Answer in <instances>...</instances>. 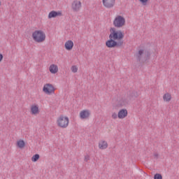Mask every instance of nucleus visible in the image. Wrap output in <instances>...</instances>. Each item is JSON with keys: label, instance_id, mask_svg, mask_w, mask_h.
Masks as SVG:
<instances>
[{"label": "nucleus", "instance_id": "nucleus-27", "mask_svg": "<svg viewBox=\"0 0 179 179\" xmlns=\"http://www.w3.org/2000/svg\"><path fill=\"white\" fill-rule=\"evenodd\" d=\"M84 160L85 162H89V160H90V157L89 155H85Z\"/></svg>", "mask_w": 179, "mask_h": 179}, {"label": "nucleus", "instance_id": "nucleus-12", "mask_svg": "<svg viewBox=\"0 0 179 179\" xmlns=\"http://www.w3.org/2000/svg\"><path fill=\"white\" fill-rule=\"evenodd\" d=\"M89 117H90V111L89 110H83L80 113L81 120H87Z\"/></svg>", "mask_w": 179, "mask_h": 179}, {"label": "nucleus", "instance_id": "nucleus-7", "mask_svg": "<svg viewBox=\"0 0 179 179\" xmlns=\"http://www.w3.org/2000/svg\"><path fill=\"white\" fill-rule=\"evenodd\" d=\"M138 96H139V94H138V92L129 91L127 92V96L126 99L128 100V101H132L135 100V99H136Z\"/></svg>", "mask_w": 179, "mask_h": 179}, {"label": "nucleus", "instance_id": "nucleus-30", "mask_svg": "<svg viewBox=\"0 0 179 179\" xmlns=\"http://www.w3.org/2000/svg\"><path fill=\"white\" fill-rule=\"evenodd\" d=\"M0 6H1V1H0Z\"/></svg>", "mask_w": 179, "mask_h": 179}, {"label": "nucleus", "instance_id": "nucleus-17", "mask_svg": "<svg viewBox=\"0 0 179 179\" xmlns=\"http://www.w3.org/2000/svg\"><path fill=\"white\" fill-rule=\"evenodd\" d=\"M17 146L19 149H23L26 146V143H24V140H19L17 141Z\"/></svg>", "mask_w": 179, "mask_h": 179}, {"label": "nucleus", "instance_id": "nucleus-2", "mask_svg": "<svg viewBox=\"0 0 179 179\" xmlns=\"http://www.w3.org/2000/svg\"><path fill=\"white\" fill-rule=\"evenodd\" d=\"M150 51L146 49H138V52L135 54V57L138 62L145 64L150 59Z\"/></svg>", "mask_w": 179, "mask_h": 179}, {"label": "nucleus", "instance_id": "nucleus-1", "mask_svg": "<svg viewBox=\"0 0 179 179\" xmlns=\"http://www.w3.org/2000/svg\"><path fill=\"white\" fill-rule=\"evenodd\" d=\"M109 40L106 42V45H124V34L115 28L110 29Z\"/></svg>", "mask_w": 179, "mask_h": 179}, {"label": "nucleus", "instance_id": "nucleus-20", "mask_svg": "<svg viewBox=\"0 0 179 179\" xmlns=\"http://www.w3.org/2000/svg\"><path fill=\"white\" fill-rule=\"evenodd\" d=\"M154 179H163V176L160 173H155L154 175Z\"/></svg>", "mask_w": 179, "mask_h": 179}, {"label": "nucleus", "instance_id": "nucleus-16", "mask_svg": "<svg viewBox=\"0 0 179 179\" xmlns=\"http://www.w3.org/2000/svg\"><path fill=\"white\" fill-rule=\"evenodd\" d=\"M99 149H101V150L107 149V148H108V144L107 143V141H102L99 142Z\"/></svg>", "mask_w": 179, "mask_h": 179}, {"label": "nucleus", "instance_id": "nucleus-9", "mask_svg": "<svg viewBox=\"0 0 179 179\" xmlns=\"http://www.w3.org/2000/svg\"><path fill=\"white\" fill-rule=\"evenodd\" d=\"M81 7L82 3L78 0L74 1L71 4V8L73 12H79Z\"/></svg>", "mask_w": 179, "mask_h": 179}, {"label": "nucleus", "instance_id": "nucleus-25", "mask_svg": "<svg viewBox=\"0 0 179 179\" xmlns=\"http://www.w3.org/2000/svg\"><path fill=\"white\" fill-rule=\"evenodd\" d=\"M112 118H113V120H117V118H118V115H117L115 113H113L112 114Z\"/></svg>", "mask_w": 179, "mask_h": 179}, {"label": "nucleus", "instance_id": "nucleus-13", "mask_svg": "<svg viewBox=\"0 0 179 179\" xmlns=\"http://www.w3.org/2000/svg\"><path fill=\"white\" fill-rule=\"evenodd\" d=\"M128 103H129V101L127 98H122L117 101V107H125Z\"/></svg>", "mask_w": 179, "mask_h": 179}, {"label": "nucleus", "instance_id": "nucleus-21", "mask_svg": "<svg viewBox=\"0 0 179 179\" xmlns=\"http://www.w3.org/2000/svg\"><path fill=\"white\" fill-rule=\"evenodd\" d=\"M71 72H73V73H76V72H78V66H72Z\"/></svg>", "mask_w": 179, "mask_h": 179}, {"label": "nucleus", "instance_id": "nucleus-26", "mask_svg": "<svg viewBox=\"0 0 179 179\" xmlns=\"http://www.w3.org/2000/svg\"><path fill=\"white\" fill-rule=\"evenodd\" d=\"M108 48H115V47H117L118 48L122 47L121 45H107Z\"/></svg>", "mask_w": 179, "mask_h": 179}, {"label": "nucleus", "instance_id": "nucleus-15", "mask_svg": "<svg viewBox=\"0 0 179 179\" xmlns=\"http://www.w3.org/2000/svg\"><path fill=\"white\" fill-rule=\"evenodd\" d=\"M31 113L34 115H36V114H38L40 113V110H38V106L34 105L31 107Z\"/></svg>", "mask_w": 179, "mask_h": 179}, {"label": "nucleus", "instance_id": "nucleus-23", "mask_svg": "<svg viewBox=\"0 0 179 179\" xmlns=\"http://www.w3.org/2000/svg\"><path fill=\"white\" fill-rule=\"evenodd\" d=\"M64 45H73V41L69 40L65 43Z\"/></svg>", "mask_w": 179, "mask_h": 179}, {"label": "nucleus", "instance_id": "nucleus-19", "mask_svg": "<svg viewBox=\"0 0 179 179\" xmlns=\"http://www.w3.org/2000/svg\"><path fill=\"white\" fill-rule=\"evenodd\" d=\"M38 159H40V155L38 154H35L34 156H32L31 157V160L34 162H36L38 160Z\"/></svg>", "mask_w": 179, "mask_h": 179}, {"label": "nucleus", "instance_id": "nucleus-3", "mask_svg": "<svg viewBox=\"0 0 179 179\" xmlns=\"http://www.w3.org/2000/svg\"><path fill=\"white\" fill-rule=\"evenodd\" d=\"M32 37L36 43H43L45 40V34L43 31H35L32 34Z\"/></svg>", "mask_w": 179, "mask_h": 179}, {"label": "nucleus", "instance_id": "nucleus-11", "mask_svg": "<svg viewBox=\"0 0 179 179\" xmlns=\"http://www.w3.org/2000/svg\"><path fill=\"white\" fill-rule=\"evenodd\" d=\"M58 16H62V13L61 11L52 10L48 14V19L58 17Z\"/></svg>", "mask_w": 179, "mask_h": 179}, {"label": "nucleus", "instance_id": "nucleus-8", "mask_svg": "<svg viewBox=\"0 0 179 179\" xmlns=\"http://www.w3.org/2000/svg\"><path fill=\"white\" fill-rule=\"evenodd\" d=\"M103 5L105 8L108 9H110V8H113L115 5V0H103Z\"/></svg>", "mask_w": 179, "mask_h": 179}, {"label": "nucleus", "instance_id": "nucleus-24", "mask_svg": "<svg viewBox=\"0 0 179 179\" xmlns=\"http://www.w3.org/2000/svg\"><path fill=\"white\" fill-rule=\"evenodd\" d=\"M64 47L67 51H71L73 48V45H65Z\"/></svg>", "mask_w": 179, "mask_h": 179}, {"label": "nucleus", "instance_id": "nucleus-10", "mask_svg": "<svg viewBox=\"0 0 179 179\" xmlns=\"http://www.w3.org/2000/svg\"><path fill=\"white\" fill-rule=\"evenodd\" d=\"M128 116V110L127 109H121L117 113V117L120 120H124L126 117Z\"/></svg>", "mask_w": 179, "mask_h": 179}, {"label": "nucleus", "instance_id": "nucleus-22", "mask_svg": "<svg viewBox=\"0 0 179 179\" xmlns=\"http://www.w3.org/2000/svg\"><path fill=\"white\" fill-rule=\"evenodd\" d=\"M138 1L139 2H141V3H142V5L145 6V5H148V2L149 0H138Z\"/></svg>", "mask_w": 179, "mask_h": 179}, {"label": "nucleus", "instance_id": "nucleus-28", "mask_svg": "<svg viewBox=\"0 0 179 179\" xmlns=\"http://www.w3.org/2000/svg\"><path fill=\"white\" fill-rule=\"evenodd\" d=\"M2 59H3V55H2V53H0V62H2Z\"/></svg>", "mask_w": 179, "mask_h": 179}, {"label": "nucleus", "instance_id": "nucleus-29", "mask_svg": "<svg viewBox=\"0 0 179 179\" xmlns=\"http://www.w3.org/2000/svg\"><path fill=\"white\" fill-rule=\"evenodd\" d=\"M154 156H155V157H156V158L157 159V157H159V154L155 153V154L154 155Z\"/></svg>", "mask_w": 179, "mask_h": 179}, {"label": "nucleus", "instance_id": "nucleus-18", "mask_svg": "<svg viewBox=\"0 0 179 179\" xmlns=\"http://www.w3.org/2000/svg\"><path fill=\"white\" fill-rule=\"evenodd\" d=\"M163 99H164V101L169 102V101H170L171 100V94H170L169 93H166L163 96Z\"/></svg>", "mask_w": 179, "mask_h": 179}, {"label": "nucleus", "instance_id": "nucleus-14", "mask_svg": "<svg viewBox=\"0 0 179 179\" xmlns=\"http://www.w3.org/2000/svg\"><path fill=\"white\" fill-rule=\"evenodd\" d=\"M49 71L53 74L57 73V72H58V66L56 64H51L49 67Z\"/></svg>", "mask_w": 179, "mask_h": 179}, {"label": "nucleus", "instance_id": "nucleus-4", "mask_svg": "<svg viewBox=\"0 0 179 179\" xmlns=\"http://www.w3.org/2000/svg\"><path fill=\"white\" fill-rule=\"evenodd\" d=\"M57 124L60 128H66L69 125V118L61 115L57 119Z\"/></svg>", "mask_w": 179, "mask_h": 179}, {"label": "nucleus", "instance_id": "nucleus-5", "mask_svg": "<svg viewBox=\"0 0 179 179\" xmlns=\"http://www.w3.org/2000/svg\"><path fill=\"white\" fill-rule=\"evenodd\" d=\"M113 26L117 29H120V27L125 26V18L122 15H117L113 20Z\"/></svg>", "mask_w": 179, "mask_h": 179}, {"label": "nucleus", "instance_id": "nucleus-6", "mask_svg": "<svg viewBox=\"0 0 179 179\" xmlns=\"http://www.w3.org/2000/svg\"><path fill=\"white\" fill-rule=\"evenodd\" d=\"M43 92L46 94H52V93H55V88L54 87V85L48 83L43 86Z\"/></svg>", "mask_w": 179, "mask_h": 179}]
</instances>
